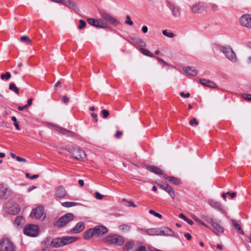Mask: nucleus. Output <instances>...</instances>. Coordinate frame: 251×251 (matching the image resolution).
<instances>
[{
    "instance_id": "f257e3e1",
    "label": "nucleus",
    "mask_w": 251,
    "mask_h": 251,
    "mask_svg": "<svg viewBox=\"0 0 251 251\" xmlns=\"http://www.w3.org/2000/svg\"><path fill=\"white\" fill-rule=\"evenodd\" d=\"M102 241L105 243L118 246H122L124 242V238L117 234L107 235Z\"/></svg>"
},
{
    "instance_id": "f03ea898",
    "label": "nucleus",
    "mask_w": 251,
    "mask_h": 251,
    "mask_svg": "<svg viewBox=\"0 0 251 251\" xmlns=\"http://www.w3.org/2000/svg\"><path fill=\"white\" fill-rule=\"evenodd\" d=\"M74 216L72 213H68L61 217L55 223V225L59 227H63L67 225L69 222L73 220Z\"/></svg>"
},
{
    "instance_id": "7ed1b4c3",
    "label": "nucleus",
    "mask_w": 251,
    "mask_h": 251,
    "mask_svg": "<svg viewBox=\"0 0 251 251\" xmlns=\"http://www.w3.org/2000/svg\"><path fill=\"white\" fill-rule=\"evenodd\" d=\"M68 151L75 158L79 161H83L86 158L85 152L80 149L74 148L73 150L69 149Z\"/></svg>"
},
{
    "instance_id": "20e7f679",
    "label": "nucleus",
    "mask_w": 251,
    "mask_h": 251,
    "mask_svg": "<svg viewBox=\"0 0 251 251\" xmlns=\"http://www.w3.org/2000/svg\"><path fill=\"white\" fill-rule=\"evenodd\" d=\"M0 251H15V247L8 239L4 238L0 241Z\"/></svg>"
},
{
    "instance_id": "39448f33",
    "label": "nucleus",
    "mask_w": 251,
    "mask_h": 251,
    "mask_svg": "<svg viewBox=\"0 0 251 251\" xmlns=\"http://www.w3.org/2000/svg\"><path fill=\"white\" fill-rule=\"evenodd\" d=\"M24 233L28 236L34 237L39 233L38 226L35 225H27L24 230Z\"/></svg>"
},
{
    "instance_id": "423d86ee",
    "label": "nucleus",
    "mask_w": 251,
    "mask_h": 251,
    "mask_svg": "<svg viewBox=\"0 0 251 251\" xmlns=\"http://www.w3.org/2000/svg\"><path fill=\"white\" fill-rule=\"evenodd\" d=\"M221 50L228 59L233 62L236 61V54L230 47H223L221 48Z\"/></svg>"
},
{
    "instance_id": "0eeeda50",
    "label": "nucleus",
    "mask_w": 251,
    "mask_h": 251,
    "mask_svg": "<svg viewBox=\"0 0 251 251\" xmlns=\"http://www.w3.org/2000/svg\"><path fill=\"white\" fill-rule=\"evenodd\" d=\"M206 221L212 226L214 230L213 232L215 233L217 235H219L221 233L224 232V228L221 225L214 221L212 218H207Z\"/></svg>"
},
{
    "instance_id": "6e6552de",
    "label": "nucleus",
    "mask_w": 251,
    "mask_h": 251,
    "mask_svg": "<svg viewBox=\"0 0 251 251\" xmlns=\"http://www.w3.org/2000/svg\"><path fill=\"white\" fill-rule=\"evenodd\" d=\"M88 23L91 25L100 28H106L107 25L102 22L100 19H95L94 18H89L87 19Z\"/></svg>"
},
{
    "instance_id": "1a4fd4ad",
    "label": "nucleus",
    "mask_w": 251,
    "mask_h": 251,
    "mask_svg": "<svg viewBox=\"0 0 251 251\" xmlns=\"http://www.w3.org/2000/svg\"><path fill=\"white\" fill-rule=\"evenodd\" d=\"M157 184L164 190L167 192L170 197L174 199L175 198V192L171 186L162 181L159 182Z\"/></svg>"
},
{
    "instance_id": "9d476101",
    "label": "nucleus",
    "mask_w": 251,
    "mask_h": 251,
    "mask_svg": "<svg viewBox=\"0 0 251 251\" xmlns=\"http://www.w3.org/2000/svg\"><path fill=\"white\" fill-rule=\"evenodd\" d=\"M95 237H101L106 234L108 230L107 228L103 226H98L94 228Z\"/></svg>"
},
{
    "instance_id": "9b49d317",
    "label": "nucleus",
    "mask_w": 251,
    "mask_h": 251,
    "mask_svg": "<svg viewBox=\"0 0 251 251\" xmlns=\"http://www.w3.org/2000/svg\"><path fill=\"white\" fill-rule=\"evenodd\" d=\"M101 18L105 21L111 24L116 25L119 24V22L114 17L106 12H102L100 14Z\"/></svg>"
},
{
    "instance_id": "f8f14e48",
    "label": "nucleus",
    "mask_w": 251,
    "mask_h": 251,
    "mask_svg": "<svg viewBox=\"0 0 251 251\" xmlns=\"http://www.w3.org/2000/svg\"><path fill=\"white\" fill-rule=\"evenodd\" d=\"M240 23L241 25L247 27H251V15L245 14L240 19Z\"/></svg>"
},
{
    "instance_id": "ddd939ff",
    "label": "nucleus",
    "mask_w": 251,
    "mask_h": 251,
    "mask_svg": "<svg viewBox=\"0 0 251 251\" xmlns=\"http://www.w3.org/2000/svg\"><path fill=\"white\" fill-rule=\"evenodd\" d=\"M44 214V208L42 206H39L36 208H35L32 210L30 214V216L32 218H35L37 219H40Z\"/></svg>"
},
{
    "instance_id": "4468645a",
    "label": "nucleus",
    "mask_w": 251,
    "mask_h": 251,
    "mask_svg": "<svg viewBox=\"0 0 251 251\" xmlns=\"http://www.w3.org/2000/svg\"><path fill=\"white\" fill-rule=\"evenodd\" d=\"M11 190L3 184L0 185V198L7 199L10 195Z\"/></svg>"
},
{
    "instance_id": "2eb2a0df",
    "label": "nucleus",
    "mask_w": 251,
    "mask_h": 251,
    "mask_svg": "<svg viewBox=\"0 0 251 251\" xmlns=\"http://www.w3.org/2000/svg\"><path fill=\"white\" fill-rule=\"evenodd\" d=\"M159 235L162 236H172L174 233V231L167 227L159 228Z\"/></svg>"
},
{
    "instance_id": "dca6fc26",
    "label": "nucleus",
    "mask_w": 251,
    "mask_h": 251,
    "mask_svg": "<svg viewBox=\"0 0 251 251\" xmlns=\"http://www.w3.org/2000/svg\"><path fill=\"white\" fill-rule=\"evenodd\" d=\"M147 169L151 172H152L156 175H165L164 171L159 168L155 166L148 165L146 166Z\"/></svg>"
},
{
    "instance_id": "f3484780",
    "label": "nucleus",
    "mask_w": 251,
    "mask_h": 251,
    "mask_svg": "<svg viewBox=\"0 0 251 251\" xmlns=\"http://www.w3.org/2000/svg\"><path fill=\"white\" fill-rule=\"evenodd\" d=\"M61 3L69 7V8H73L75 10H79L75 2L71 0H62V2Z\"/></svg>"
},
{
    "instance_id": "a211bd4d",
    "label": "nucleus",
    "mask_w": 251,
    "mask_h": 251,
    "mask_svg": "<svg viewBox=\"0 0 251 251\" xmlns=\"http://www.w3.org/2000/svg\"><path fill=\"white\" fill-rule=\"evenodd\" d=\"M67 195V192L64 188L62 186L59 187L56 192V198L61 199L64 198Z\"/></svg>"
},
{
    "instance_id": "6ab92c4d",
    "label": "nucleus",
    "mask_w": 251,
    "mask_h": 251,
    "mask_svg": "<svg viewBox=\"0 0 251 251\" xmlns=\"http://www.w3.org/2000/svg\"><path fill=\"white\" fill-rule=\"evenodd\" d=\"M63 246L71 244L75 242L77 238L72 236H65L61 238Z\"/></svg>"
},
{
    "instance_id": "aec40b11",
    "label": "nucleus",
    "mask_w": 251,
    "mask_h": 251,
    "mask_svg": "<svg viewBox=\"0 0 251 251\" xmlns=\"http://www.w3.org/2000/svg\"><path fill=\"white\" fill-rule=\"evenodd\" d=\"M187 75L194 76L197 75V71L193 67H187L183 69Z\"/></svg>"
},
{
    "instance_id": "412c9836",
    "label": "nucleus",
    "mask_w": 251,
    "mask_h": 251,
    "mask_svg": "<svg viewBox=\"0 0 251 251\" xmlns=\"http://www.w3.org/2000/svg\"><path fill=\"white\" fill-rule=\"evenodd\" d=\"M84 223L79 222L72 229V232L77 233L81 232L84 229Z\"/></svg>"
},
{
    "instance_id": "4be33fe9",
    "label": "nucleus",
    "mask_w": 251,
    "mask_h": 251,
    "mask_svg": "<svg viewBox=\"0 0 251 251\" xmlns=\"http://www.w3.org/2000/svg\"><path fill=\"white\" fill-rule=\"evenodd\" d=\"M164 177L167 179V180H168L169 181H170V182H171L172 183L175 184V185H179L180 184H181V181L180 180L177 178V177H176L175 176H166L165 175H164Z\"/></svg>"
},
{
    "instance_id": "5701e85b",
    "label": "nucleus",
    "mask_w": 251,
    "mask_h": 251,
    "mask_svg": "<svg viewBox=\"0 0 251 251\" xmlns=\"http://www.w3.org/2000/svg\"><path fill=\"white\" fill-rule=\"evenodd\" d=\"M50 245L54 248H59L63 246V244L62 243V238L53 239L51 242Z\"/></svg>"
},
{
    "instance_id": "b1692460",
    "label": "nucleus",
    "mask_w": 251,
    "mask_h": 251,
    "mask_svg": "<svg viewBox=\"0 0 251 251\" xmlns=\"http://www.w3.org/2000/svg\"><path fill=\"white\" fill-rule=\"evenodd\" d=\"M8 209V212L13 215L17 214L20 211V208L17 204H13L11 206H10Z\"/></svg>"
},
{
    "instance_id": "393cba45",
    "label": "nucleus",
    "mask_w": 251,
    "mask_h": 251,
    "mask_svg": "<svg viewBox=\"0 0 251 251\" xmlns=\"http://www.w3.org/2000/svg\"><path fill=\"white\" fill-rule=\"evenodd\" d=\"M146 233L150 236L159 235V228H151L146 230Z\"/></svg>"
},
{
    "instance_id": "a878e982",
    "label": "nucleus",
    "mask_w": 251,
    "mask_h": 251,
    "mask_svg": "<svg viewBox=\"0 0 251 251\" xmlns=\"http://www.w3.org/2000/svg\"><path fill=\"white\" fill-rule=\"evenodd\" d=\"M191 9L195 13H201L204 10L203 6L200 3L194 5Z\"/></svg>"
},
{
    "instance_id": "bb28decb",
    "label": "nucleus",
    "mask_w": 251,
    "mask_h": 251,
    "mask_svg": "<svg viewBox=\"0 0 251 251\" xmlns=\"http://www.w3.org/2000/svg\"><path fill=\"white\" fill-rule=\"evenodd\" d=\"M201 83L202 85L208 86L210 88H215L216 87V85L215 83L206 79H201Z\"/></svg>"
},
{
    "instance_id": "cd10ccee",
    "label": "nucleus",
    "mask_w": 251,
    "mask_h": 251,
    "mask_svg": "<svg viewBox=\"0 0 251 251\" xmlns=\"http://www.w3.org/2000/svg\"><path fill=\"white\" fill-rule=\"evenodd\" d=\"M230 221L234 227L237 230L238 232L242 235H244L243 230H242L240 226L237 223V222L234 219H231Z\"/></svg>"
},
{
    "instance_id": "c85d7f7f",
    "label": "nucleus",
    "mask_w": 251,
    "mask_h": 251,
    "mask_svg": "<svg viewBox=\"0 0 251 251\" xmlns=\"http://www.w3.org/2000/svg\"><path fill=\"white\" fill-rule=\"evenodd\" d=\"M93 236H95L94 228L88 230L83 235L84 238L86 240L90 239Z\"/></svg>"
},
{
    "instance_id": "c756f323",
    "label": "nucleus",
    "mask_w": 251,
    "mask_h": 251,
    "mask_svg": "<svg viewBox=\"0 0 251 251\" xmlns=\"http://www.w3.org/2000/svg\"><path fill=\"white\" fill-rule=\"evenodd\" d=\"M56 130L59 133H60L63 135H68L69 136H72L73 134V133L72 131L68 130L63 128L57 127Z\"/></svg>"
},
{
    "instance_id": "7c9ffc66",
    "label": "nucleus",
    "mask_w": 251,
    "mask_h": 251,
    "mask_svg": "<svg viewBox=\"0 0 251 251\" xmlns=\"http://www.w3.org/2000/svg\"><path fill=\"white\" fill-rule=\"evenodd\" d=\"M131 227L126 224L122 225L119 226V229L124 232H128L130 231Z\"/></svg>"
},
{
    "instance_id": "2f4dec72",
    "label": "nucleus",
    "mask_w": 251,
    "mask_h": 251,
    "mask_svg": "<svg viewBox=\"0 0 251 251\" xmlns=\"http://www.w3.org/2000/svg\"><path fill=\"white\" fill-rule=\"evenodd\" d=\"M24 222V220L23 217L22 216H18L16 217L14 221V224L17 226H20V225H22Z\"/></svg>"
},
{
    "instance_id": "473e14b6",
    "label": "nucleus",
    "mask_w": 251,
    "mask_h": 251,
    "mask_svg": "<svg viewBox=\"0 0 251 251\" xmlns=\"http://www.w3.org/2000/svg\"><path fill=\"white\" fill-rule=\"evenodd\" d=\"M134 246V242L130 241L126 243L124 247V251H128L133 248Z\"/></svg>"
},
{
    "instance_id": "72a5a7b5",
    "label": "nucleus",
    "mask_w": 251,
    "mask_h": 251,
    "mask_svg": "<svg viewBox=\"0 0 251 251\" xmlns=\"http://www.w3.org/2000/svg\"><path fill=\"white\" fill-rule=\"evenodd\" d=\"M172 13L174 16L176 17H179L180 16L179 8L176 7H174L172 9Z\"/></svg>"
},
{
    "instance_id": "f704fd0d",
    "label": "nucleus",
    "mask_w": 251,
    "mask_h": 251,
    "mask_svg": "<svg viewBox=\"0 0 251 251\" xmlns=\"http://www.w3.org/2000/svg\"><path fill=\"white\" fill-rule=\"evenodd\" d=\"M178 217L179 218L183 219L185 221L187 222L188 224H189L190 225H192L193 224V222L191 220L186 217L183 214L181 213L179 214Z\"/></svg>"
},
{
    "instance_id": "c9c22d12",
    "label": "nucleus",
    "mask_w": 251,
    "mask_h": 251,
    "mask_svg": "<svg viewBox=\"0 0 251 251\" xmlns=\"http://www.w3.org/2000/svg\"><path fill=\"white\" fill-rule=\"evenodd\" d=\"M162 34L164 36L171 38H174L175 36V35L173 32H168L167 29L162 30Z\"/></svg>"
},
{
    "instance_id": "e433bc0d",
    "label": "nucleus",
    "mask_w": 251,
    "mask_h": 251,
    "mask_svg": "<svg viewBox=\"0 0 251 251\" xmlns=\"http://www.w3.org/2000/svg\"><path fill=\"white\" fill-rule=\"evenodd\" d=\"M140 51H141V52L142 53H143L145 55H147L148 56H150L151 57H154V55L151 52H150L149 50H148L146 49L141 48Z\"/></svg>"
},
{
    "instance_id": "4c0bfd02",
    "label": "nucleus",
    "mask_w": 251,
    "mask_h": 251,
    "mask_svg": "<svg viewBox=\"0 0 251 251\" xmlns=\"http://www.w3.org/2000/svg\"><path fill=\"white\" fill-rule=\"evenodd\" d=\"M78 203H77V202H63L62 203V206H64V207H73V206H76L78 204Z\"/></svg>"
},
{
    "instance_id": "58836bf2",
    "label": "nucleus",
    "mask_w": 251,
    "mask_h": 251,
    "mask_svg": "<svg viewBox=\"0 0 251 251\" xmlns=\"http://www.w3.org/2000/svg\"><path fill=\"white\" fill-rule=\"evenodd\" d=\"M9 89L11 91H14L17 94H19V89L14 83H11L9 85Z\"/></svg>"
},
{
    "instance_id": "ea45409f",
    "label": "nucleus",
    "mask_w": 251,
    "mask_h": 251,
    "mask_svg": "<svg viewBox=\"0 0 251 251\" xmlns=\"http://www.w3.org/2000/svg\"><path fill=\"white\" fill-rule=\"evenodd\" d=\"M11 77V74L9 72H7L5 74H2L0 76V78L2 79H6V80L9 79Z\"/></svg>"
},
{
    "instance_id": "a19ab883",
    "label": "nucleus",
    "mask_w": 251,
    "mask_h": 251,
    "mask_svg": "<svg viewBox=\"0 0 251 251\" xmlns=\"http://www.w3.org/2000/svg\"><path fill=\"white\" fill-rule=\"evenodd\" d=\"M149 213L151 214H152L154 216L159 218V219H161L162 218V215L158 213H157L156 212H155L154 210H150L149 211Z\"/></svg>"
},
{
    "instance_id": "79ce46f5",
    "label": "nucleus",
    "mask_w": 251,
    "mask_h": 251,
    "mask_svg": "<svg viewBox=\"0 0 251 251\" xmlns=\"http://www.w3.org/2000/svg\"><path fill=\"white\" fill-rule=\"evenodd\" d=\"M193 219L196 221V222H197L198 223H200V224H201V225L204 226L205 227H207V225H206L205 224V223L204 222H203L202 221H201V220H200L198 217H197L196 216H193Z\"/></svg>"
},
{
    "instance_id": "37998d69",
    "label": "nucleus",
    "mask_w": 251,
    "mask_h": 251,
    "mask_svg": "<svg viewBox=\"0 0 251 251\" xmlns=\"http://www.w3.org/2000/svg\"><path fill=\"white\" fill-rule=\"evenodd\" d=\"M11 120L14 122V126H15L17 130H19L20 127H19V125L18 123L17 122L16 118L15 117H12Z\"/></svg>"
},
{
    "instance_id": "c03bdc74",
    "label": "nucleus",
    "mask_w": 251,
    "mask_h": 251,
    "mask_svg": "<svg viewBox=\"0 0 251 251\" xmlns=\"http://www.w3.org/2000/svg\"><path fill=\"white\" fill-rule=\"evenodd\" d=\"M101 113L103 115V118L105 119L108 117L109 115V111L106 109H103L101 111Z\"/></svg>"
},
{
    "instance_id": "a18cd8bd",
    "label": "nucleus",
    "mask_w": 251,
    "mask_h": 251,
    "mask_svg": "<svg viewBox=\"0 0 251 251\" xmlns=\"http://www.w3.org/2000/svg\"><path fill=\"white\" fill-rule=\"evenodd\" d=\"M79 24L80 25L78 26V28L79 29H82L83 28L85 25H86V23L83 20H79Z\"/></svg>"
},
{
    "instance_id": "49530a36",
    "label": "nucleus",
    "mask_w": 251,
    "mask_h": 251,
    "mask_svg": "<svg viewBox=\"0 0 251 251\" xmlns=\"http://www.w3.org/2000/svg\"><path fill=\"white\" fill-rule=\"evenodd\" d=\"M189 123L191 126H193L194 124L196 126H198L199 125V122H198L196 118L192 119L190 121Z\"/></svg>"
},
{
    "instance_id": "de8ad7c7",
    "label": "nucleus",
    "mask_w": 251,
    "mask_h": 251,
    "mask_svg": "<svg viewBox=\"0 0 251 251\" xmlns=\"http://www.w3.org/2000/svg\"><path fill=\"white\" fill-rule=\"evenodd\" d=\"M242 97L245 100L251 101V94H243Z\"/></svg>"
},
{
    "instance_id": "09e8293b",
    "label": "nucleus",
    "mask_w": 251,
    "mask_h": 251,
    "mask_svg": "<svg viewBox=\"0 0 251 251\" xmlns=\"http://www.w3.org/2000/svg\"><path fill=\"white\" fill-rule=\"evenodd\" d=\"M126 19L127 20L125 21L126 24L129 25H132L133 22L130 20L129 16L127 15L126 16Z\"/></svg>"
},
{
    "instance_id": "8fccbe9b",
    "label": "nucleus",
    "mask_w": 251,
    "mask_h": 251,
    "mask_svg": "<svg viewBox=\"0 0 251 251\" xmlns=\"http://www.w3.org/2000/svg\"><path fill=\"white\" fill-rule=\"evenodd\" d=\"M95 194H96L95 198L97 199H98V200H102V199L103 196L101 194H100L99 192H96Z\"/></svg>"
},
{
    "instance_id": "3c124183",
    "label": "nucleus",
    "mask_w": 251,
    "mask_h": 251,
    "mask_svg": "<svg viewBox=\"0 0 251 251\" xmlns=\"http://www.w3.org/2000/svg\"><path fill=\"white\" fill-rule=\"evenodd\" d=\"M69 98L67 97L66 96H63L62 97V100L65 103H67L69 101Z\"/></svg>"
},
{
    "instance_id": "603ef678",
    "label": "nucleus",
    "mask_w": 251,
    "mask_h": 251,
    "mask_svg": "<svg viewBox=\"0 0 251 251\" xmlns=\"http://www.w3.org/2000/svg\"><path fill=\"white\" fill-rule=\"evenodd\" d=\"M21 41H23V42H25V41L30 42V40L28 37H27L26 36H23L21 37Z\"/></svg>"
},
{
    "instance_id": "864d4df0",
    "label": "nucleus",
    "mask_w": 251,
    "mask_h": 251,
    "mask_svg": "<svg viewBox=\"0 0 251 251\" xmlns=\"http://www.w3.org/2000/svg\"><path fill=\"white\" fill-rule=\"evenodd\" d=\"M135 251H147L145 246H141L139 247Z\"/></svg>"
},
{
    "instance_id": "5fc2aeb1",
    "label": "nucleus",
    "mask_w": 251,
    "mask_h": 251,
    "mask_svg": "<svg viewBox=\"0 0 251 251\" xmlns=\"http://www.w3.org/2000/svg\"><path fill=\"white\" fill-rule=\"evenodd\" d=\"M137 42L141 46L143 47L145 46V42L141 39H138Z\"/></svg>"
},
{
    "instance_id": "6e6d98bb",
    "label": "nucleus",
    "mask_w": 251,
    "mask_h": 251,
    "mask_svg": "<svg viewBox=\"0 0 251 251\" xmlns=\"http://www.w3.org/2000/svg\"><path fill=\"white\" fill-rule=\"evenodd\" d=\"M91 116L94 119V121L95 122H97L98 121V115L97 114L95 113H93L92 114H91Z\"/></svg>"
},
{
    "instance_id": "4d7b16f0",
    "label": "nucleus",
    "mask_w": 251,
    "mask_h": 251,
    "mask_svg": "<svg viewBox=\"0 0 251 251\" xmlns=\"http://www.w3.org/2000/svg\"><path fill=\"white\" fill-rule=\"evenodd\" d=\"M158 60V61L161 64H162L163 65H164V66H166V65H168V64L164 61L163 60V59L159 58V57H157L156 58Z\"/></svg>"
},
{
    "instance_id": "13d9d810",
    "label": "nucleus",
    "mask_w": 251,
    "mask_h": 251,
    "mask_svg": "<svg viewBox=\"0 0 251 251\" xmlns=\"http://www.w3.org/2000/svg\"><path fill=\"white\" fill-rule=\"evenodd\" d=\"M32 99L31 98V99H28V101H27V103L25 105V107H28L32 104Z\"/></svg>"
},
{
    "instance_id": "bf43d9fd",
    "label": "nucleus",
    "mask_w": 251,
    "mask_h": 251,
    "mask_svg": "<svg viewBox=\"0 0 251 251\" xmlns=\"http://www.w3.org/2000/svg\"><path fill=\"white\" fill-rule=\"evenodd\" d=\"M16 160L18 162H26V160L25 158H22V157H21L20 156H17V157H16Z\"/></svg>"
},
{
    "instance_id": "052dcab7",
    "label": "nucleus",
    "mask_w": 251,
    "mask_h": 251,
    "mask_svg": "<svg viewBox=\"0 0 251 251\" xmlns=\"http://www.w3.org/2000/svg\"><path fill=\"white\" fill-rule=\"evenodd\" d=\"M180 95L182 97H184V98H188L190 96V93H186V94H185L184 92H181L180 93Z\"/></svg>"
},
{
    "instance_id": "680f3d73",
    "label": "nucleus",
    "mask_w": 251,
    "mask_h": 251,
    "mask_svg": "<svg viewBox=\"0 0 251 251\" xmlns=\"http://www.w3.org/2000/svg\"><path fill=\"white\" fill-rule=\"evenodd\" d=\"M122 135V132L121 131L118 130L116 132L115 136H116V137L119 138Z\"/></svg>"
},
{
    "instance_id": "e2e57ef3",
    "label": "nucleus",
    "mask_w": 251,
    "mask_h": 251,
    "mask_svg": "<svg viewBox=\"0 0 251 251\" xmlns=\"http://www.w3.org/2000/svg\"><path fill=\"white\" fill-rule=\"evenodd\" d=\"M227 194L230 195L231 198H233L235 197L236 194L235 192L230 193L228 192L227 193Z\"/></svg>"
},
{
    "instance_id": "0e129e2a",
    "label": "nucleus",
    "mask_w": 251,
    "mask_h": 251,
    "mask_svg": "<svg viewBox=\"0 0 251 251\" xmlns=\"http://www.w3.org/2000/svg\"><path fill=\"white\" fill-rule=\"evenodd\" d=\"M142 30L143 32V33H146L148 31V28L146 26H144L142 27Z\"/></svg>"
},
{
    "instance_id": "69168bd1",
    "label": "nucleus",
    "mask_w": 251,
    "mask_h": 251,
    "mask_svg": "<svg viewBox=\"0 0 251 251\" xmlns=\"http://www.w3.org/2000/svg\"><path fill=\"white\" fill-rule=\"evenodd\" d=\"M184 236L189 240H190L192 238L191 235L188 233H185Z\"/></svg>"
},
{
    "instance_id": "338daca9",
    "label": "nucleus",
    "mask_w": 251,
    "mask_h": 251,
    "mask_svg": "<svg viewBox=\"0 0 251 251\" xmlns=\"http://www.w3.org/2000/svg\"><path fill=\"white\" fill-rule=\"evenodd\" d=\"M246 62L248 64H251V56H249L246 60Z\"/></svg>"
},
{
    "instance_id": "774afa93",
    "label": "nucleus",
    "mask_w": 251,
    "mask_h": 251,
    "mask_svg": "<svg viewBox=\"0 0 251 251\" xmlns=\"http://www.w3.org/2000/svg\"><path fill=\"white\" fill-rule=\"evenodd\" d=\"M36 188V187L35 186H30L28 188V192H30L31 191H32V190L33 189H35Z\"/></svg>"
}]
</instances>
